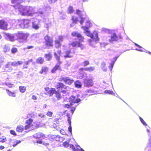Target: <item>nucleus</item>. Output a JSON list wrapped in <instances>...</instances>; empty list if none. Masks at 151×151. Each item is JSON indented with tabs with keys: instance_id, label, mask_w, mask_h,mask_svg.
I'll return each instance as SVG.
<instances>
[{
	"instance_id": "a878e982",
	"label": "nucleus",
	"mask_w": 151,
	"mask_h": 151,
	"mask_svg": "<svg viewBox=\"0 0 151 151\" xmlns=\"http://www.w3.org/2000/svg\"><path fill=\"white\" fill-rule=\"evenodd\" d=\"M24 128H23V126L21 125H19L17 126L16 128V131L19 133H22L24 130Z\"/></svg>"
},
{
	"instance_id": "4c0bfd02",
	"label": "nucleus",
	"mask_w": 151,
	"mask_h": 151,
	"mask_svg": "<svg viewBox=\"0 0 151 151\" xmlns=\"http://www.w3.org/2000/svg\"><path fill=\"white\" fill-rule=\"evenodd\" d=\"M63 146L65 147H68L69 146H70V145L69 144V142L67 141H65L63 143Z\"/></svg>"
},
{
	"instance_id": "cd10ccee",
	"label": "nucleus",
	"mask_w": 151,
	"mask_h": 151,
	"mask_svg": "<svg viewBox=\"0 0 151 151\" xmlns=\"http://www.w3.org/2000/svg\"><path fill=\"white\" fill-rule=\"evenodd\" d=\"M75 84V86L77 88H80L82 86V84L78 80L76 81L74 83Z\"/></svg>"
},
{
	"instance_id": "bf43d9fd",
	"label": "nucleus",
	"mask_w": 151,
	"mask_h": 151,
	"mask_svg": "<svg viewBox=\"0 0 151 151\" xmlns=\"http://www.w3.org/2000/svg\"><path fill=\"white\" fill-rule=\"evenodd\" d=\"M59 131H60V133H61V134L64 135L65 134V131L63 129H61Z\"/></svg>"
},
{
	"instance_id": "58836bf2",
	"label": "nucleus",
	"mask_w": 151,
	"mask_h": 151,
	"mask_svg": "<svg viewBox=\"0 0 151 151\" xmlns=\"http://www.w3.org/2000/svg\"><path fill=\"white\" fill-rule=\"evenodd\" d=\"M99 38L98 37L97 33L95 34V42H98L99 41Z\"/></svg>"
},
{
	"instance_id": "393cba45",
	"label": "nucleus",
	"mask_w": 151,
	"mask_h": 151,
	"mask_svg": "<svg viewBox=\"0 0 151 151\" xmlns=\"http://www.w3.org/2000/svg\"><path fill=\"white\" fill-rule=\"evenodd\" d=\"M44 57L47 60L49 61L52 58V55L51 52H49L48 53L45 54Z\"/></svg>"
},
{
	"instance_id": "4468645a",
	"label": "nucleus",
	"mask_w": 151,
	"mask_h": 151,
	"mask_svg": "<svg viewBox=\"0 0 151 151\" xmlns=\"http://www.w3.org/2000/svg\"><path fill=\"white\" fill-rule=\"evenodd\" d=\"M63 81L65 83L70 85L73 82V80L69 79L68 78H63L60 79V81Z\"/></svg>"
},
{
	"instance_id": "ddd939ff",
	"label": "nucleus",
	"mask_w": 151,
	"mask_h": 151,
	"mask_svg": "<svg viewBox=\"0 0 151 151\" xmlns=\"http://www.w3.org/2000/svg\"><path fill=\"white\" fill-rule=\"evenodd\" d=\"M83 83H84V86L86 87H89L92 86L93 85L92 80L89 79H86L84 80L83 81Z\"/></svg>"
},
{
	"instance_id": "f03ea898",
	"label": "nucleus",
	"mask_w": 151,
	"mask_h": 151,
	"mask_svg": "<svg viewBox=\"0 0 151 151\" xmlns=\"http://www.w3.org/2000/svg\"><path fill=\"white\" fill-rule=\"evenodd\" d=\"M54 56L56 58V59L58 61V62L52 69L51 72L52 73H55L57 70L60 69V65L62 63V62L60 61V57L61 54V51L60 50H58L57 51V52H54Z\"/></svg>"
},
{
	"instance_id": "e2e57ef3",
	"label": "nucleus",
	"mask_w": 151,
	"mask_h": 151,
	"mask_svg": "<svg viewBox=\"0 0 151 151\" xmlns=\"http://www.w3.org/2000/svg\"><path fill=\"white\" fill-rule=\"evenodd\" d=\"M44 89H45V91H46L47 92V91H50V88H49L48 87H46L44 88Z\"/></svg>"
},
{
	"instance_id": "473e14b6",
	"label": "nucleus",
	"mask_w": 151,
	"mask_h": 151,
	"mask_svg": "<svg viewBox=\"0 0 151 151\" xmlns=\"http://www.w3.org/2000/svg\"><path fill=\"white\" fill-rule=\"evenodd\" d=\"M114 61H112L111 63L110 64V66H109L110 68L111 69V70H112V68H113V66L114 65V62L116 60L117 58H114Z\"/></svg>"
},
{
	"instance_id": "a19ab883",
	"label": "nucleus",
	"mask_w": 151,
	"mask_h": 151,
	"mask_svg": "<svg viewBox=\"0 0 151 151\" xmlns=\"http://www.w3.org/2000/svg\"><path fill=\"white\" fill-rule=\"evenodd\" d=\"M86 25L89 27H90L92 26V24L90 22V21H88L86 22Z\"/></svg>"
},
{
	"instance_id": "f704fd0d",
	"label": "nucleus",
	"mask_w": 151,
	"mask_h": 151,
	"mask_svg": "<svg viewBox=\"0 0 151 151\" xmlns=\"http://www.w3.org/2000/svg\"><path fill=\"white\" fill-rule=\"evenodd\" d=\"M18 51V49L17 48L15 47H13L11 49V52L13 54H14Z\"/></svg>"
},
{
	"instance_id": "37998d69",
	"label": "nucleus",
	"mask_w": 151,
	"mask_h": 151,
	"mask_svg": "<svg viewBox=\"0 0 151 151\" xmlns=\"http://www.w3.org/2000/svg\"><path fill=\"white\" fill-rule=\"evenodd\" d=\"M52 113L50 111H48L46 113L47 116L49 117H51L52 116Z\"/></svg>"
},
{
	"instance_id": "1a4fd4ad",
	"label": "nucleus",
	"mask_w": 151,
	"mask_h": 151,
	"mask_svg": "<svg viewBox=\"0 0 151 151\" xmlns=\"http://www.w3.org/2000/svg\"><path fill=\"white\" fill-rule=\"evenodd\" d=\"M7 23L4 20H0V29L4 30H7L8 29Z\"/></svg>"
},
{
	"instance_id": "603ef678",
	"label": "nucleus",
	"mask_w": 151,
	"mask_h": 151,
	"mask_svg": "<svg viewBox=\"0 0 151 151\" xmlns=\"http://www.w3.org/2000/svg\"><path fill=\"white\" fill-rule=\"evenodd\" d=\"M83 65L84 66H86L87 65H88L89 64V62L87 60H86L84 61L83 62Z\"/></svg>"
},
{
	"instance_id": "0e129e2a",
	"label": "nucleus",
	"mask_w": 151,
	"mask_h": 151,
	"mask_svg": "<svg viewBox=\"0 0 151 151\" xmlns=\"http://www.w3.org/2000/svg\"><path fill=\"white\" fill-rule=\"evenodd\" d=\"M32 99L33 100H36L37 99V97L35 95H33L32 96Z\"/></svg>"
},
{
	"instance_id": "6e6552de",
	"label": "nucleus",
	"mask_w": 151,
	"mask_h": 151,
	"mask_svg": "<svg viewBox=\"0 0 151 151\" xmlns=\"http://www.w3.org/2000/svg\"><path fill=\"white\" fill-rule=\"evenodd\" d=\"M71 35L73 37H76L77 38H79V40L80 41L82 42L84 41V37L78 32L73 31L71 33Z\"/></svg>"
},
{
	"instance_id": "7c9ffc66",
	"label": "nucleus",
	"mask_w": 151,
	"mask_h": 151,
	"mask_svg": "<svg viewBox=\"0 0 151 151\" xmlns=\"http://www.w3.org/2000/svg\"><path fill=\"white\" fill-rule=\"evenodd\" d=\"M84 33L86 34V35L90 37L92 39H93V34L90 32L89 31H87L86 32H84Z\"/></svg>"
},
{
	"instance_id": "aec40b11",
	"label": "nucleus",
	"mask_w": 151,
	"mask_h": 151,
	"mask_svg": "<svg viewBox=\"0 0 151 151\" xmlns=\"http://www.w3.org/2000/svg\"><path fill=\"white\" fill-rule=\"evenodd\" d=\"M59 91H56L55 89L54 88H51L50 90L49 91L47 92L46 94H49L50 96H52L53 94L56 93V92H59Z\"/></svg>"
},
{
	"instance_id": "6e6d98bb",
	"label": "nucleus",
	"mask_w": 151,
	"mask_h": 151,
	"mask_svg": "<svg viewBox=\"0 0 151 151\" xmlns=\"http://www.w3.org/2000/svg\"><path fill=\"white\" fill-rule=\"evenodd\" d=\"M72 20L73 22H76L77 21H78L77 18L74 17H73L72 18Z\"/></svg>"
},
{
	"instance_id": "7ed1b4c3",
	"label": "nucleus",
	"mask_w": 151,
	"mask_h": 151,
	"mask_svg": "<svg viewBox=\"0 0 151 151\" xmlns=\"http://www.w3.org/2000/svg\"><path fill=\"white\" fill-rule=\"evenodd\" d=\"M45 40L44 45L46 48H49L53 47V40L52 37L47 35L44 37Z\"/></svg>"
},
{
	"instance_id": "0eeeda50",
	"label": "nucleus",
	"mask_w": 151,
	"mask_h": 151,
	"mask_svg": "<svg viewBox=\"0 0 151 151\" xmlns=\"http://www.w3.org/2000/svg\"><path fill=\"white\" fill-rule=\"evenodd\" d=\"M70 44L73 47H80L81 50H83L85 47L84 45L82 44L80 42L77 41H73Z\"/></svg>"
},
{
	"instance_id": "ea45409f",
	"label": "nucleus",
	"mask_w": 151,
	"mask_h": 151,
	"mask_svg": "<svg viewBox=\"0 0 151 151\" xmlns=\"http://www.w3.org/2000/svg\"><path fill=\"white\" fill-rule=\"evenodd\" d=\"M67 116H68V122L69 125H71V118L69 116V114H67Z\"/></svg>"
},
{
	"instance_id": "20e7f679",
	"label": "nucleus",
	"mask_w": 151,
	"mask_h": 151,
	"mask_svg": "<svg viewBox=\"0 0 151 151\" xmlns=\"http://www.w3.org/2000/svg\"><path fill=\"white\" fill-rule=\"evenodd\" d=\"M55 88L57 91H60L63 93H65L67 92V86L62 83L59 82L57 83L56 85Z\"/></svg>"
},
{
	"instance_id": "6ab92c4d",
	"label": "nucleus",
	"mask_w": 151,
	"mask_h": 151,
	"mask_svg": "<svg viewBox=\"0 0 151 151\" xmlns=\"http://www.w3.org/2000/svg\"><path fill=\"white\" fill-rule=\"evenodd\" d=\"M6 36L7 39L10 41L13 42L16 40L14 36L13 35L9 33H7L6 34Z\"/></svg>"
},
{
	"instance_id": "a211bd4d",
	"label": "nucleus",
	"mask_w": 151,
	"mask_h": 151,
	"mask_svg": "<svg viewBox=\"0 0 151 151\" xmlns=\"http://www.w3.org/2000/svg\"><path fill=\"white\" fill-rule=\"evenodd\" d=\"M65 55L63 57L65 58H71L73 57L72 52L70 50H67L65 52Z\"/></svg>"
},
{
	"instance_id": "b1692460",
	"label": "nucleus",
	"mask_w": 151,
	"mask_h": 151,
	"mask_svg": "<svg viewBox=\"0 0 151 151\" xmlns=\"http://www.w3.org/2000/svg\"><path fill=\"white\" fill-rule=\"evenodd\" d=\"M6 91L9 96L14 97H16V93L15 92L11 91L7 89H6Z\"/></svg>"
},
{
	"instance_id": "052dcab7",
	"label": "nucleus",
	"mask_w": 151,
	"mask_h": 151,
	"mask_svg": "<svg viewBox=\"0 0 151 151\" xmlns=\"http://www.w3.org/2000/svg\"><path fill=\"white\" fill-rule=\"evenodd\" d=\"M57 0H49V2L51 3H54L56 2Z\"/></svg>"
},
{
	"instance_id": "dca6fc26",
	"label": "nucleus",
	"mask_w": 151,
	"mask_h": 151,
	"mask_svg": "<svg viewBox=\"0 0 151 151\" xmlns=\"http://www.w3.org/2000/svg\"><path fill=\"white\" fill-rule=\"evenodd\" d=\"M49 70L48 67L46 66H43L42 67L40 70L39 71V73L40 74H46Z\"/></svg>"
},
{
	"instance_id": "864d4df0",
	"label": "nucleus",
	"mask_w": 151,
	"mask_h": 151,
	"mask_svg": "<svg viewBox=\"0 0 151 151\" xmlns=\"http://www.w3.org/2000/svg\"><path fill=\"white\" fill-rule=\"evenodd\" d=\"M69 125V127L68 128V130L69 132L71 134H72V129H71V125Z\"/></svg>"
},
{
	"instance_id": "72a5a7b5",
	"label": "nucleus",
	"mask_w": 151,
	"mask_h": 151,
	"mask_svg": "<svg viewBox=\"0 0 151 151\" xmlns=\"http://www.w3.org/2000/svg\"><path fill=\"white\" fill-rule=\"evenodd\" d=\"M6 141H7V139L6 137L2 136L1 137H0V142L3 143L6 142Z\"/></svg>"
},
{
	"instance_id": "f8f14e48",
	"label": "nucleus",
	"mask_w": 151,
	"mask_h": 151,
	"mask_svg": "<svg viewBox=\"0 0 151 151\" xmlns=\"http://www.w3.org/2000/svg\"><path fill=\"white\" fill-rule=\"evenodd\" d=\"M69 101L70 103L76 104L80 101V99L79 98L76 99L75 97L72 96L70 97Z\"/></svg>"
},
{
	"instance_id": "2eb2a0df",
	"label": "nucleus",
	"mask_w": 151,
	"mask_h": 151,
	"mask_svg": "<svg viewBox=\"0 0 151 151\" xmlns=\"http://www.w3.org/2000/svg\"><path fill=\"white\" fill-rule=\"evenodd\" d=\"M119 37L118 36L116 33H114L111 35L110 42L116 41L118 40Z\"/></svg>"
},
{
	"instance_id": "f257e3e1",
	"label": "nucleus",
	"mask_w": 151,
	"mask_h": 151,
	"mask_svg": "<svg viewBox=\"0 0 151 151\" xmlns=\"http://www.w3.org/2000/svg\"><path fill=\"white\" fill-rule=\"evenodd\" d=\"M12 6L15 9H17L20 14L22 15H31L34 11V9L32 7L23 6L20 3H18Z\"/></svg>"
},
{
	"instance_id": "774afa93",
	"label": "nucleus",
	"mask_w": 151,
	"mask_h": 151,
	"mask_svg": "<svg viewBox=\"0 0 151 151\" xmlns=\"http://www.w3.org/2000/svg\"><path fill=\"white\" fill-rule=\"evenodd\" d=\"M105 65V63H101V67L102 69H103V68H104Z\"/></svg>"
},
{
	"instance_id": "79ce46f5",
	"label": "nucleus",
	"mask_w": 151,
	"mask_h": 151,
	"mask_svg": "<svg viewBox=\"0 0 151 151\" xmlns=\"http://www.w3.org/2000/svg\"><path fill=\"white\" fill-rule=\"evenodd\" d=\"M21 142V141L20 140H17L16 142H14V144H13V147H15L18 144H19Z\"/></svg>"
},
{
	"instance_id": "c85d7f7f",
	"label": "nucleus",
	"mask_w": 151,
	"mask_h": 151,
	"mask_svg": "<svg viewBox=\"0 0 151 151\" xmlns=\"http://www.w3.org/2000/svg\"><path fill=\"white\" fill-rule=\"evenodd\" d=\"M32 28L36 30L38 29L39 28V26L35 22H32Z\"/></svg>"
},
{
	"instance_id": "c03bdc74",
	"label": "nucleus",
	"mask_w": 151,
	"mask_h": 151,
	"mask_svg": "<svg viewBox=\"0 0 151 151\" xmlns=\"http://www.w3.org/2000/svg\"><path fill=\"white\" fill-rule=\"evenodd\" d=\"M81 28L85 31V32H86V31H88V29L89 27L86 25V26L82 27Z\"/></svg>"
},
{
	"instance_id": "49530a36",
	"label": "nucleus",
	"mask_w": 151,
	"mask_h": 151,
	"mask_svg": "<svg viewBox=\"0 0 151 151\" xmlns=\"http://www.w3.org/2000/svg\"><path fill=\"white\" fill-rule=\"evenodd\" d=\"M61 119V118H56L54 119L53 122L57 123V124L59 123V120Z\"/></svg>"
},
{
	"instance_id": "9b49d317",
	"label": "nucleus",
	"mask_w": 151,
	"mask_h": 151,
	"mask_svg": "<svg viewBox=\"0 0 151 151\" xmlns=\"http://www.w3.org/2000/svg\"><path fill=\"white\" fill-rule=\"evenodd\" d=\"M33 119L31 118L26 120L25 123H26V124L24 126V129L27 130L33 126V125L32 124V123L33 122Z\"/></svg>"
},
{
	"instance_id": "bb28decb",
	"label": "nucleus",
	"mask_w": 151,
	"mask_h": 151,
	"mask_svg": "<svg viewBox=\"0 0 151 151\" xmlns=\"http://www.w3.org/2000/svg\"><path fill=\"white\" fill-rule=\"evenodd\" d=\"M23 63L22 61H18L17 62H13L11 63L12 65L13 66H17L18 65H20Z\"/></svg>"
},
{
	"instance_id": "f3484780",
	"label": "nucleus",
	"mask_w": 151,
	"mask_h": 151,
	"mask_svg": "<svg viewBox=\"0 0 151 151\" xmlns=\"http://www.w3.org/2000/svg\"><path fill=\"white\" fill-rule=\"evenodd\" d=\"M34 137L37 139H44L45 138V135L42 133H37L34 135Z\"/></svg>"
},
{
	"instance_id": "338daca9",
	"label": "nucleus",
	"mask_w": 151,
	"mask_h": 151,
	"mask_svg": "<svg viewBox=\"0 0 151 151\" xmlns=\"http://www.w3.org/2000/svg\"><path fill=\"white\" fill-rule=\"evenodd\" d=\"M81 12V11L78 9H77L76 10V13L77 14H79Z\"/></svg>"
},
{
	"instance_id": "4d7b16f0",
	"label": "nucleus",
	"mask_w": 151,
	"mask_h": 151,
	"mask_svg": "<svg viewBox=\"0 0 151 151\" xmlns=\"http://www.w3.org/2000/svg\"><path fill=\"white\" fill-rule=\"evenodd\" d=\"M34 47V46H29L27 47H26L24 48V50H26L27 49H32Z\"/></svg>"
},
{
	"instance_id": "2f4dec72",
	"label": "nucleus",
	"mask_w": 151,
	"mask_h": 151,
	"mask_svg": "<svg viewBox=\"0 0 151 151\" xmlns=\"http://www.w3.org/2000/svg\"><path fill=\"white\" fill-rule=\"evenodd\" d=\"M55 96L57 98V99L59 100L60 99H61V95L60 93V92H56V93H55Z\"/></svg>"
},
{
	"instance_id": "09e8293b",
	"label": "nucleus",
	"mask_w": 151,
	"mask_h": 151,
	"mask_svg": "<svg viewBox=\"0 0 151 151\" xmlns=\"http://www.w3.org/2000/svg\"><path fill=\"white\" fill-rule=\"evenodd\" d=\"M94 70V68L93 67H90L89 68H87L85 69V70H86L89 71H91L93 70Z\"/></svg>"
},
{
	"instance_id": "423d86ee",
	"label": "nucleus",
	"mask_w": 151,
	"mask_h": 151,
	"mask_svg": "<svg viewBox=\"0 0 151 151\" xmlns=\"http://www.w3.org/2000/svg\"><path fill=\"white\" fill-rule=\"evenodd\" d=\"M19 26L23 28H28L29 26V20L27 19H22L18 21Z\"/></svg>"
},
{
	"instance_id": "c9c22d12",
	"label": "nucleus",
	"mask_w": 151,
	"mask_h": 151,
	"mask_svg": "<svg viewBox=\"0 0 151 151\" xmlns=\"http://www.w3.org/2000/svg\"><path fill=\"white\" fill-rule=\"evenodd\" d=\"M19 89L20 92L24 93L26 91V87L25 86H20L19 87Z\"/></svg>"
},
{
	"instance_id": "9d476101",
	"label": "nucleus",
	"mask_w": 151,
	"mask_h": 151,
	"mask_svg": "<svg viewBox=\"0 0 151 151\" xmlns=\"http://www.w3.org/2000/svg\"><path fill=\"white\" fill-rule=\"evenodd\" d=\"M73 104H74L70 103V104H66L64 105V107L68 109H70L71 113L73 114L76 109V106L73 105Z\"/></svg>"
},
{
	"instance_id": "69168bd1",
	"label": "nucleus",
	"mask_w": 151,
	"mask_h": 151,
	"mask_svg": "<svg viewBox=\"0 0 151 151\" xmlns=\"http://www.w3.org/2000/svg\"><path fill=\"white\" fill-rule=\"evenodd\" d=\"M18 0H12L11 3L12 4H15V3L17 2Z\"/></svg>"
},
{
	"instance_id": "5fc2aeb1",
	"label": "nucleus",
	"mask_w": 151,
	"mask_h": 151,
	"mask_svg": "<svg viewBox=\"0 0 151 151\" xmlns=\"http://www.w3.org/2000/svg\"><path fill=\"white\" fill-rule=\"evenodd\" d=\"M58 40H59L60 42L63 40V36L60 35L58 36Z\"/></svg>"
},
{
	"instance_id": "680f3d73",
	"label": "nucleus",
	"mask_w": 151,
	"mask_h": 151,
	"mask_svg": "<svg viewBox=\"0 0 151 151\" xmlns=\"http://www.w3.org/2000/svg\"><path fill=\"white\" fill-rule=\"evenodd\" d=\"M85 18H82L81 19V20L80 21V22L81 24H82L83 23V21L84 20Z\"/></svg>"
},
{
	"instance_id": "de8ad7c7",
	"label": "nucleus",
	"mask_w": 151,
	"mask_h": 151,
	"mask_svg": "<svg viewBox=\"0 0 151 151\" xmlns=\"http://www.w3.org/2000/svg\"><path fill=\"white\" fill-rule=\"evenodd\" d=\"M139 119L140 121H141V123H142V124H143V125H144L145 126H147V124L145 123V122L143 120V119L140 117H139Z\"/></svg>"
},
{
	"instance_id": "412c9836",
	"label": "nucleus",
	"mask_w": 151,
	"mask_h": 151,
	"mask_svg": "<svg viewBox=\"0 0 151 151\" xmlns=\"http://www.w3.org/2000/svg\"><path fill=\"white\" fill-rule=\"evenodd\" d=\"M55 47L56 48H58L60 47L61 46L62 44L61 42L58 39L55 40Z\"/></svg>"
},
{
	"instance_id": "c756f323",
	"label": "nucleus",
	"mask_w": 151,
	"mask_h": 151,
	"mask_svg": "<svg viewBox=\"0 0 151 151\" xmlns=\"http://www.w3.org/2000/svg\"><path fill=\"white\" fill-rule=\"evenodd\" d=\"M73 12L74 9H73V7L72 6H69L68 8V13L70 14L72 13Z\"/></svg>"
},
{
	"instance_id": "5701e85b",
	"label": "nucleus",
	"mask_w": 151,
	"mask_h": 151,
	"mask_svg": "<svg viewBox=\"0 0 151 151\" xmlns=\"http://www.w3.org/2000/svg\"><path fill=\"white\" fill-rule=\"evenodd\" d=\"M36 61L37 64H42L45 62V60L43 58L39 57L37 59Z\"/></svg>"
},
{
	"instance_id": "4be33fe9",
	"label": "nucleus",
	"mask_w": 151,
	"mask_h": 151,
	"mask_svg": "<svg viewBox=\"0 0 151 151\" xmlns=\"http://www.w3.org/2000/svg\"><path fill=\"white\" fill-rule=\"evenodd\" d=\"M52 139H54V141L61 142L63 140V138L60 137L59 136H54Z\"/></svg>"
},
{
	"instance_id": "13d9d810",
	"label": "nucleus",
	"mask_w": 151,
	"mask_h": 151,
	"mask_svg": "<svg viewBox=\"0 0 151 151\" xmlns=\"http://www.w3.org/2000/svg\"><path fill=\"white\" fill-rule=\"evenodd\" d=\"M38 116L40 117V118H44L45 116L44 114H42V113H40L39 114H38Z\"/></svg>"
},
{
	"instance_id": "e433bc0d",
	"label": "nucleus",
	"mask_w": 151,
	"mask_h": 151,
	"mask_svg": "<svg viewBox=\"0 0 151 151\" xmlns=\"http://www.w3.org/2000/svg\"><path fill=\"white\" fill-rule=\"evenodd\" d=\"M70 147L73 149V151H79V150L78 149L74 147L73 145H70Z\"/></svg>"
},
{
	"instance_id": "39448f33",
	"label": "nucleus",
	"mask_w": 151,
	"mask_h": 151,
	"mask_svg": "<svg viewBox=\"0 0 151 151\" xmlns=\"http://www.w3.org/2000/svg\"><path fill=\"white\" fill-rule=\"evenodd\" d=\"M16 35L17 37V40L19 41L20 40H26L29 36V34L27 33L19 32L17 33Z\"/></svg>"
},
{
	"instance_id": "3c124183",
	"label": "nucleus",
	"mask_w": 151,
	"mask_h": 151,
	"mask_svg": "<svg viewBox=\"0 0 151 151\" xmlns=\"http://www.w3.org/2000/svg\"><path fill=\"white\" fill-rule=\"evenodd\" d=\"M4 59L3 58H0V67H1V66L2 65V64L4 63Z\"/></svg>"
},
{
	"instance_id": "8fccbe9b",
	"label": "nucleus",
	"mask_w": 151,
	"mask_h": 151,
	"mask_svg": "<svg viewBox=\"0 0 151 151\" xmlns=\"http://www.w3.org/2000/svg\"><path fill=\"white\" fill-rule=\"evenodd\" d=\"M104 92L105 93L108 94H112L113 93V92L111 90H106L104 91Z\"/></svg>"
},
{
	"instance_id": "a18cd8bd",
	"label": "nucleus",
	"mask_w": 151,
	"mask_h": 151,
	"mask_svg": "<svg viewBox=\"0 0 151 151\" xmlns=\"http://www.w3.org/2000/svg\"><path fill=\"white\" fill-rule=\"evenodd\" d=\"M10 133L12 135L14 136H16L17 134L16 133L15 131L13 130H11L10 131Z\"/></svg>"
}]
</instances>
